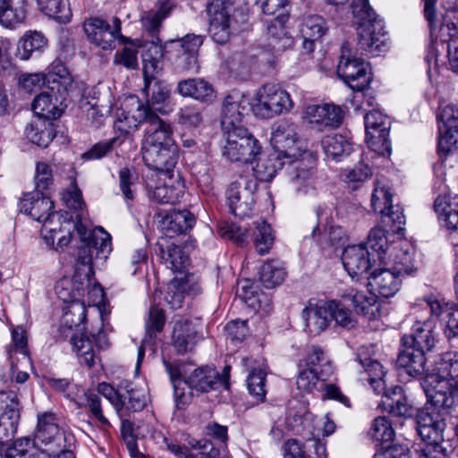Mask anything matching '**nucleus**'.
<instances>
[{"label":"nucleus","instance_id":"e433bc0d","mask_svg":"<svg viewBox=\"0 0 458 458\" xmlns=\"http://www.w3.org/2000/svg\"><path fill=\"white\" fill-rule=\"evenodd\" d=\"M321 145L327 158L336 162L348 157L352 151V145L346 136L339 133L326 135Z\"/></svg>","mask_w":458,"mask_h":458},{"label":"nucleus","instance_id":"de8ad7c7","mask_svg":"<svg viewBox=\"0 0 458 458\" xmlns=\"http://www.w3.org/2000/svg\"><path fill=\"white\" fill-rule=\"evenodd\" d=\"M255 231L252 233L253 244L256 251L263 256L267 254L275 242L274 232L269 224L264 220H258L253 223Z\"/></svg>","mask_w":458,"mask_h":458},{"label":"nucleus","instance_id":"a18cd8bd","mask_svg":"<svg viewBox=\"0 0 458 458\" xmlns=\"http://www.w3.org/2000/svg\"><path fill=\"white\" fill-rule=\"evenodd\" d=\"M159 251L162 262L174 272H183L189 265V256L179 246L170 244L160 247Z\"/></svg>","mask_w":458,"mask_h":458},{"label":"nucleus","instance_id":"9b49d317","mask_svg":"<svg viewBox=\"0 0 458 458\" xmlns=\"http://www.w3.org/2000/svg\"><path fill=\"white\" fill-rule=\"evenodd\" d=\"M56 83H61L64 88L73 85L72 76L60 61L53 62L47 73H23L19 77V85L28 93H32L44 85L54 93Z\"/></svg>","mask_w":458,"mask_h":458},{"label":"nucleus","instance_id":"09e8293b","mask_svg":"<svg viewBox=\"0 0 458 458\" xmlns=\"http://www.w3.org/2000/svg\"><path fill=\"white\" fill-rule=\"evenodd\" d=\"M426 306L430 310V318H439L442 315L446 314L448 317L451 311H454L456 307L452 301H446L439 294L429 293L425 295L421 300L414 305L416 310L420 306Z\"/></svg>","mask_w":458,"mask_h":458},{"label":"nucleus","instance_id":"c03bdc74","mask_svg":"<svg viewBox=\"0 0 458 458\" xmlns=\"http://www.w3.org/2000/svg\"><path fill=\"white\" fill-rule=\"evenodd\" d=\"M412 257L413 253L409 249L394 248L388 260L383 259L381 263L403 276L413 271Z\"/></svg>","mask_w":458,"mask_h":458},{"label":"nucleus","instance_id":"2f4dec72","mask_svg":"<svg viewBox=\"0 0 458 458\" xmlns=\"http://www.w3.org/2000/svg\"><path fill=\"white\" fill-rule=\"evenodd\" d=\"M402 347L403 349L397 358V365L399 367L403 368L412 377L431 373L426 367L427 352L411 344H402Z\"/></svg>","mask_w":458,"mask_h":458},{"label":"nucleus","instance_id":"864d4df0","mask_svg":"<svg viewBox=\"0 0 458 458\" xmlns=\"http://www.w3.org/2000/svg\"><path fill=\"white\" fill-rule=\"evenodd\" d=\"M437 154L440 158L458 152V125L438 126Z\"/></svg>","mask_w":458,"mask_h":458},{"label":"nucleus","instance_id":"6e6d98bb","mask_svg":"<svg viewBox=\"0 0 458 458\" xmlns=\"http://www.w3.org/2000/svg\"><path fill=\"white\" fill-rule=\"evenodd\" d=\"M26 138L38 147L46 148L55 137L54 129L50 123H30L25 129Z\"/></svg>","mask_w":458,"mask_h":458},{"label":"nucleus","instance_id":"412c9836","mask_svg":"<svg viewBox=\"0 0 458 458\" xmlns=\"http://www.w3.org/2000/svg\"><path fill=\"white\" fill-rule=\"evenodd\" d=\"M19 418L16 394L13 391L0 392V445L3 453L8 448L4 442L8 441L14 436Z\"/></svg>","mask_w":458,"mask_h":458},{"label":"nucleus","instance_id":"2eb2a0df","mask_svg":"<svg viewBox=\"0 0 458 458\" xmlns=\"http://www.w3.org/2000/svg\"><path fill=\"white\" fill-rule=\"evenodd\" d=\"M366 141L369 148L381 156H389V119L377 110H372L364 116Z\"/></svg>","mask_w":458,"mask_h":458},{"label":"nucleus","instance_id":"393cba45","mask_svg":"<svg viewBox=\"0 0 458 458\" xmlns=\"http://www.w3.org/2000/svg\"><path fill=\"white\" fill-rule=\"evenodd\" d=\"M83 28L89 40L104 50L114 47L115 38L121 32L120 21L117 19H114V27L111 28L102 19L89 18L84 21Z\"/></svg>","mask_w":458,"mask_h":458},{"label":"nucleus","instance_id":"3c124183","mask_svg":"<svg viewBox=\"0 0 458 458\" xmlns=\"http://www.w3.org/2000/svg\"><path fill=\"white\" fill-rule=\"evenodd\" d=\"M182 185L180 182L168 184L166 182L157 185L148 192V197L159 204H174L183 195Z\"/></svg>","mask_w":458,"mask_h":458},{"label":"nucleus","instance_id":"dca6fc26","mask_svg":"<svg viewBox=\"0 0 458 458\" xmlns=\"http://www.w3.org/2000/svg\"><path fill=\"white\" fill-rule=\"evenodd\" d=\"M75 228L80 235L81 241L88 249L89 255L81 257L83 264L91 265L93 254L95 258L106 260L112 251L111 235L106 232L102 227H96L93 230H89L80 220L75 224Z\"/></svg>","mask_w":458,"mask_h":458},{"label":"nucleus","instance_id":"a878e982","mask_svg":"<svg viewBox=\"0 0 458 458\" xmlns=\"http://www.w3.org/2000/svg\"><path fill=\"white\" fill-rule=\"evenodd\" d=\"M328 301L310 300L302 310L305 330L312 335H318L326 330L332 321Z\"/></svg>","mask_w":458,"mask_h":458},{"label":"nucleus","instance_id":"13d9d810","mask_svg":"<svg viewBox=\"0 0 458 458\" xmlns=\"http://www.w3.org/2000/svg\"><path fill=\"white\" fill-rule=\"evenodd\" d=\"M394 430L392 423L385 416L374 419L368 431V437L377 443H389L394 440Z\"/></svg>","mask_w":458,"mask_h":458},{"label":"nucleus","instance_id":"4d7b16f0","mask_svg":"<svg viewBox=\"0 0 458 458\" xmlns=\"http://www.w3.org/2000/svg\"><path fill=\"white\" fill-rule=\"evenodd\" d=\"M303 366L318 369L323 376L333 374V366L324 350L319 346H311L303 360Z\"/></svg>","mask_w":458,"mask_h":458},{"label":"nucleus","instance_id":"49530a36","mask_svg":"<svg viewBox=\"0 0 458 458\" xmlns=\"http://www.w3.org/2000/svg\"><path fill=\"white\" fill-rule=\"evenodd\" d=\"M47 44V39L39 31H27L18 44V55L22 60H28L35 52H41Z\"/></svg>","mask_w":458,"mask_h":458},{"label":"nucleus","instance_id":"c756f323","mask_svg":"<svg viewBox=\"0 0 458 458\" xmlns=\"http://www.w3.org/2000/svg\"><path fill=\"white\" fill-rule=\"evenodd\" d=\"M442 381L449 383L458 381V354H445L438 362L430 374L425 378V388L437 389V385Z\"/></svg>","mask_w":458,"mask_h":458},{"label":"nucleus","instance_id":"8fccbe9b","mask_svg":"<svg viewBox=\"0 0 458 458\" xmlns=\"http://www.w3.org/2000/svg\"><path fill=\"white\" fill-rule=\"evenodd\" d=\"M329 376H323L318 369L304 367L300 369L296 385L300 391L311 393L314 390H322L325 381Z\"/></svg>","mask_w":458,"mask_h":458},{"label":"nucleus","instance_id":"69168bd1","mask_svg":"<svg viewBox=\"0 0 458 458\" xmlns=\"http://www.w3.org/2000/svg\"><path fill=\"white\" fill-rule=\"evenodd\" d=\"M328 305L331 310L330 313H332V320H335L338 326L348 329L355 327V318L349 309L335 300L328 301Z\"/></svg>","mask_w":458,"mask_h":458},{"label":"nucleus","instance_id":"f704fd0d","mask_svg":"<svg viewBox=\"0 0 458 458\" xmlns=\"http://www.w3.org/2000/svg\"><path fill=\"white\" fill-rule=\"evenodd\" d=\"M439 222L448 230H458V201L455 199L439 195L434 203Z\"/></svg>","mask_w":458,"mask_h":458},{"label":"nucleus","instance_id":"a211bd4d","mask_svg":"<svg viewBox=\"0 0 458 458\" xmlns=\"http://www.w3.org/2000/svg\"><path fill=\"white\" fill-rule=\"evenodd\" d=\"M233 4L229 0H213L207 6L209 33L217 44H225L231 35Z\"/></svg>","mask_w":458,"mask_h":458},{"label":"nucleus","instance_id":"473e14b6","mask_svg":"<svg viewBox=\"0 0 458 458\" xmlns=\"http://www.w3.org/2000/svg\"><path fill=\"white\" fill-rule=\"evenodd\" d=\"M288 16L280 14L267 26V44L276 52H281L293 45V38L284 27Z\"/></svg>","mask_w":458,"mask_h":458},{"label":"nucleus","instance_id":"1a4fd4ad","mask_svg":"<svg viewBox=\"0 0 458 458\" xmlns=\"http://www.w3.org/2000/svg\"><path fill=\"white\" fill-rule=\"evenodd\" d=\"M21 212L30 216L34 220L43 223V238L47 244L54 245L55 228L50 227L49 219L53 214V201L45 196L41 191L25 193L19 202Z\"/></svg>","mask_w":458,"mask_h":458},{"label":"nucleus","instance_id":"37998d69","mask_svg":"<svg viewBox=\"0 0 458 458\" xmlns=\"http://www.w3.org/2000/svg\"><path fill=\"white\" fill-rule=\"evenodd\" d=\"M39 11L60 23L69 22L72 10L68 0H37Z\"/></svg>","mask_w":458,"mask_h":458},{"label":"nucleus","instance_id":"774afa93","mask_svg":"<svg viewBox=\"0 0 458 458\" xmlns=\"http://www.w3.org/2000/svg\"><path fill=\"white\" fill-rule=\"evenodd\" d=\"M266 374L262 369L252 370L247 378V386L250 394L258 401H263L266 396Z\"/></svg>","mask_w":458,"mask_h":458},{"label":"nucleus","instance_id":"aec40b11","mask_svg":"<svg viewBox=\"0 0 458 458\" xmlns=\"http://www.w3.org/2000/svg\"><path fill=\"white\" fill-rule=\"evenodd\" d=\"M250 106L249 98L238 90L231 91L224 99L221 107V126L225 131L245 129L242 125Z\"/></svg>","mask_w":458,"mask_h":458},{"label":"nucleus","instance_id":"58836bf2","mask_svg":"<svg viewBox=\"0 0 458 458\" xmlns=\"http://www.w3.org/2000/svg\"><path fill=\"white\" fill-rule=\"evenodd\" d=\"M199 290L198 285H190L188 276L174 279L167 284L164 299L172 309L176 310L182 307L186 293L195 294Z\"/></svg>","mask_w":458,"mask_h":458},{"label":"nucleus","instance_id":"9d476101","mask_svg":"<svg viewBox=\"0 0 458 458\" xmlns=\"http://www.w3.org/2000/svg\"><path fill=\"white\" fill-rule=\"evenodd\" d=\"M203 44V37L195 34L169 40L165 43V52L170 61L178 68L198 72V53Z\"/></svg>","mask_w":458,"mask_h":458},{"label":"nucleus","instance_id":"052dcab7","mask_svg":"<svg viewBox=\"0 0 458 458\" xmlns=\"http://www.w3.org/2000/svg\"><path fill=\"white\" fill-rule=\"evenodd\" d=\"M70 344L72 350L77 352L81 364L89 368L95 364L96 354L89 338L83 335H74L71 337Z\"/></svg>","mask_w":458,"mask_h":458},{"label":"nucleus","instance_id":"79ce46f5","mask_svg":"<svg viewBox=\"0 0 458 458\" xmlns=\"http://www.w3.org/2000/svg\"><path fill=\"white\" fill-rule=\"evenodd\" d=\"M287 272L284 264L280 259H273L266 261L260 267L259 279L267 288L281 284Z\"/></svg>","mask_w":458,"mask_h":458},{"label":"nucleus","instance_id":"72a5a7b5","mask_svg":"<svg viewBox=\"0 0 458 458\" xmlns=\"http://www.w3.org/2000/svg\"><path fill=\"white\" fill-rule=\"evenodd\" d=\"M26 15V0H0V24L3 27L15 28L25 21Z\"/></svg>","mask_w":458,"mask_h":458},{"label":"nucleus","instance_id":"7ed1b4c3","mask_svg":"<svg viewBox=\"0 0 458 458\" xmlns=\"http://www.w3.org/2000/svg\"><path fill=\"white\" fill-rule=\"evenodd\" d=\"M351 7L357 23L360 48L372 55L384 52L386 48L384 23L369 4V0H353Z\"/></svg>","mask_w":458,"mask_h":458},{"label":"nucleus","instance_id":"bb28decb","mask_svg":"<svg viewBox=\"0 0 458 458\" xmlns=\"http://www.w3.org/2000/svg\"><path fill=\"white\" fill-rule=\"evenodd\" d=\"M371 253L364 244H356L347 246L342 255V262L352 276H360L366 274L371 267Z\"/></svg>","mask_w":458,"mask_h":458},{"label":"nucleus","instance_id":"ea45409f","mask_svg":"<svg viewBox=\"0 0 458 458\" xmlns=\"http://www.w3.org/2000/svg\"><path fill=\"white\" fill-rule=\"evenodd\" d=\"M136 109L131 115L122 112L114 123V128L123 134L136 131L140 123H146L149 115L151 111L149 106H145L139 100H136Z\"/></svg>","mask_w":458,"mask_h":458},{"label":"nucleus","instance_id":"39448f33","mask_svg":"<svg viewBox=\"0 0 458 458\" xmlns=\"http://www.w3.org/2000/svg\"><path fill=\"white\" fill-rule=\"evenodd\" d=\"M287 174L291 190L300 196H313L317 192V158L308 151L288 160Z\"/></svg>","mask_w":458,"mask_h":458},{"label":"nucleus","instance_id":"cd10ccee","mask_svg":"<svg viewBox=\"0 0 458 458\" xmlns=\"http://www.w3.org/2000/svg\"><path fill=\"white\" fill-rule=\"evenodd\" d=\"M342 298L352 302L357 314L369 320L376 318L379 313L380 305L377 297L371 292L348 288L342 294Z\"/></svg>","mask_w":458,"mask_h":458},{"label":"nucleus","instance_id":"7c9ffc66","mask_svg":"<svg viewBox=\"0 0 458 458\" xmlns=\"http://www.w3.org/2000/svg\"><path fill=\"white\" fill-rule=\"evenodd\" d=\"M195 224L194 216L188 210H173L160 221L159 228L169 238H174L191 230Z\"/></svg>","mask_w":458,"mask_h":458},{"label":"nucleus","instance_id":"f3484780","mask_svg":"<svg viewBox=\"0 0 458 458\" xmlns=\"http://www.w3.org/2000/svg\"><path fill=\"white\" fill-rule=\"evenodd\" d=\"M271 142L274 151L287 161L300 157L305 151L298 137L297 125L289 121H282L276 124L272 131Z\"/></svg>","mask_w":458,"mask_h":458},{"label":"nucleus","instance_id":"4c0bfd02","mask_svg":"<svg viewBox=\"0 0 458 458\" xmlns=\"http://www.w3.org/2000/svg\"><path fill=\"white\" fill-rule=\"evenodd\" d=\"M285 163H287V160L275 151L267 156L259 157L253 167L255 180L270 182Z\"/></svg>","mask_w":458,"mask_h":458},{"label":"nucleus","instance_id":"f8f14e48","mask_svg":"<svg viewBox=\"0 0 458 458\" xmlns=\"http://www.w3.org/2000/svg\"><path fill=\"white\" fill-rule=\"evenodd\" d=\"M226 142L223 156L232 162H251L260 154V146L247 129L225 131Z\"/></svg>","mask_w":458,"mask_h":458},{"label":"nucleus","instance_id":"4be33fe9","mask_svg":"<svg viewBox=\"0 0 458 458\" xmlns=\"http://www.w3.org/2000/svg\"><path fill=\"white\" fill-rule=\"evenodd\" d=\"M413 324L411 334L404 335L401 339L402 344H411L428 352L437 343L436 322L433 318L422 319L412 314Z\"/></svg>","mask_w":458,"mask_h":458},{"label":"nucleus","instance_id":"603ef678","mask_svg":"<svg viewBox=\"0 0 458 458\" xmlns=\"http://www.w3.org/2000/svg\"><path fill=\"white\" fill-rule=\"evenodd\" d=\"M195 336V331L187 319H178L175 321L173 330V344L178 353H185Z\"/></svg>","mask_w":458,"mask_h":458},{"label":"nucleus","instance_id":"338daca9","mask_svg":"<svg viewBox=\"0 0 458 458\" xmlns=\"http://www.w3.org/2000/svg\"><path fill=\"white\" fill-rule=\"evenodd\" d=\"M165 323V317L164 310L157 306L150 307L145 323L147 336L152 338L157 333H160L164 328Z\"/></svg>","mask_w":458,"mask_h":458},{"label":"nucleus","instance_id":"6e6552de","mask_svg":"<svg viewBox=\"0 0 458 458\" xmlns=\"http://www.w3.org/2000/svg\"><path fill=\"white\" fill-rule=\"evenodd\" d=\"M392 197L386 180L377 179L371 195V207L376 213L381 215V220L386 226L394 233H399L405 225V216L400 206L393 205Z\"/></svg>","mask_w":458,"mask_h":458},{"label":"nucleus","instance_id":"c85d7f7f","mask_svg":"<svg viewBox=\"0 0 458 458\" xmlns=\"http://www.w3.org/2000/svg\"><path fill=\"white\" fill-rule=\"evenodd\" d=\"M401 277L399 274L384 265L371 273L369 277V284L382 297L389 298L400 290Z\"/></svg>","mask_w":458,"mask_h":458},{"label":"nucleus","instance_id":"4468645a","mask_svg":"<svg viewBox=\"0 0 458 458\" xmlns=\"http://www.w3.org/2000/svg\"><path fill=\"white\" fill-rule=\"evenodd\" d=\"M257 188L256 180L247 176H240L230 184L227 190V201L234 216L242 218L250 215L255 203Z\"/></svg>","mask_w":458,"mask_h":458},{"label":"nucleus","instance_id":"b1692460","mask_svg":"<svg viewBox=\"0 0 458 458\" xmlns=\"http://www.w3.org/2000/svg\"><path fill=\"white\" fill-rule=\"evenodd\" d=\"M302 117L313 129L323 131L326 128L339 126L344 113L339 106L332 104L309 105Z\"/></svg>","mask_w":458,"mask_h":458},{"label":"nucleus","instance_id":"e2e57ef3","mask_svg":"<svg viewBox=\"0 0 458 458\" xmlns=\"http://www.w3.org/2000/svg\"><path fill=\"white\" fill-rule=\"evenodd\" d=\"M123 399L125 401L123 408L131 411H141L147 403L146 393L143 389L133 387L131 384H126L123 388Z\"/></svg>","mask_w":458,"mask_h":458},{"label":"nucleus","instance_id":"423d86ee","mask_svg":"<svg viewBox=\"0 0 458 458\" xmlns=\"http://www.w3.org/2000/svg\"><path fill=\"white\" fill-rule=\"evenodd\" d=\"M416 418L418 434L428 444L420 458H448L447 453L440 445L446 426L445 420L434 411H419Z\"/></svg>","mask_w":458,"mask_h":458},{"label":"nucleus","instance_id":"bf43d9fd","mask_svg":"<svg viewBox=\"0 0 458 458\" xmlns=\"http://www.w3.org/2000/svg\"><path fill=\"white\" fill-rule=\"evenodd\" d=\"M393 394L398 395L396 399L391 398L388 394L385 395L383 401L385 409L394 417H410L411 415V406L408 403L407 398L402 394V387L395 386Z\"/></svg>","mask_w":458,"mask_h":458},{"label":"nucleus","instance_id":"c9c22d12","mask_svg":"<svg viewBox=\"0 0 458 458\" xmlns=\"http://www.w3.org/2000/svg\"><path fill=\"white\" fill-rule=\"evenodd\" d=\"M9 360L12 361V369H18L15 359L21 361L22 367H30L31 360L27 348V337L22 327H13L12 330V344L8 349Z\"/></svg>","mask_w":458,"mask_h":458},{"label":"nucleus","instance_id":"6ab92c4d","mask_svg":"<svg viewBox=\"0 0 458 458\" xmlns=\"http://www.w3.org/2000/svg\"><path fill=\"white\" fill-rule=\"evenodd\" d=\"M72 88L73 85L64 88L61 83H56L54 93L47 89L34 98L32 110L38 116L47 120L59 118L66 107L64 101Z\"/></svg>","mask_w":458,"mask_h":458},{"label":"nucleus","instance_id":"20e7f679","mask_svg":"<svg viewBox=\"0 0 458 458\" xmlns=\"http://www.w3.org/2000/svg\"><path fill=\"white\" fill-rule=\"evenodd\" d=\"M33 443L30 457L55 458L64 447L74 445L75 437L58 425L55 414L47 412L38 415Z\"/></svg>","mask_w":458,"mask_h":458},{"label":"nucleus","instance_id":"0e129e2a","mask_svg":"<svg viewBox=\"0 0 458 458\" xmlns=\"http://www.w3.org/2000/svg\"><path fill=\"white\" fill-rule=\"evenodd\" d=\"M364 245L368 247V250L370 249L376 252L380 261L386 259L385 255L388 249V241L384 229L378 227L371 229Z\"/></svg>","mask_w":458,"mask_h":458},{"label":"nucleus","instance_id":"5701e85b","mask_svg":"<svg viewBox=\"0 0 458 458\" xmlns=\"http://www.w3.org/2000/svg\"><path fill=\"white\" fill-rule=\"evenodd\" d=\"M174 8V4L172 0H159L154 8L141 15L142 26L152 37L149 52L161 55V40L157 33L161 29L163 21L170 15Z\"/></svg>","mask_w":458,"mask_h":458},{"label":"nucleus","instance_id":"a19ab883","mask_svg":"<svg viewBox=\"0 0 458 458\" xmlns=\"http://www.w3.org/2000/svg\"><path fill=\"white\" fill-rule=\"evenodd\" d=\"M177 89L183 97H191L201 101H209L214 96L212 86L201 79L182 81L178 83Z\"/></svg>","mask_w":458,"mask_h":458},{"label":"nucleus","instance_id":"0eeeda50","mask_svg":"<svg viewBox=\"0 0 458 458\" xmlns=\"http://www.w3.org/2000/svg\"><path fill=\"white\" fill-rule=\"evenodd\" d=\"M293 106L290 94L276 84L263 85L256 93L251 109L254 114L269 119L289 112Z\"/></svg>","mask_w":458,"mask_h":458},{"label":"nucleus","instance_id":"5fc2aeb1","mask_svg":"<svg viewBox=\"0 0 458 458\" xmlns=\"http://www.w3.org/2000/svg\"><path fill=\"white\" fill-rule=\"evenodd\" d=\"M151 90V98L149 101L144 106H149L150 110L156 114V112L165 114L170 112V108L167 105V101L170 97V89L166 84L161 81H155L148 91Z\"/></svg>","mask_w":458,"mask_h":458},{"label":"nucleus","instance_id":"680f3d73","mask_svg":"<svg viewBox=\"0 0 458 458\" xmlns=\"http://www.w3.org/2000/svg\"><path fill=\"white\" fill-rule=\"evenodd\" d=\"M325 20L319 15H309L302 23L301 33L304 38L320 39L327 32Z\"/></svg>","mask_w":458,"mask_h":458},{"label":"nucleus","instance_id":"f257e3e1","mask_svg":"<svg viewBox=\"0 0 458 458\" xmlns=\"http://www.w3.org/2000/svg\"><path fill=\"white\" fill-rule=\"evenodd\" d=\"M141 140L145 165L152 170L169 175L177 164L178 147L173 139L171 123L150 111Z\"/></svg>","mask_w":458,"mask_h":458},{"label":"nucleus","instance_id":"f03ea898","mask_svg":"<svg viewBox=\"0 0 458 458\" xmlns=\"http://www.w3.org/2000/svg\"><path fill=\"white\" fill-rule=\"evenodd\" d=\"M166 373L174 386V393L177 395V389L180 384L188 385L191 389L198 392H208L219 386L227 389L229 387V373L231 367L225 366L220 374L214 367L205 366L194 369L189 377H186V365L181 361L170 362L163 359Z\"/></svg>","mask_w":458,"mask_h":458},{"label":"nucleus","instance_id":"ddd939ff","mask_svg":"<svg viewBox=\"0 0 458 458\" xmlns=\"http://www.w3.org/2000/svg\"><path fill=\"white\" fill-rule=\"evenodd\" d=\"M337 74L355 91H362L370 81V75L365 63L352 55L348 42H344L342 46Z\"/></svg>","mask_w":458,"mask_h":458}]
</instances>
